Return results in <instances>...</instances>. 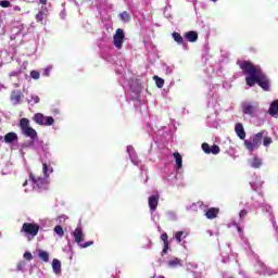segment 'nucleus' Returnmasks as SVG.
<instances>
[{"label": "nucleus", "instance_id": "1", "mask_svg": "<svg viewBox=\"0 0 278 278\" xmlns=\"http://www.w3.org/2000/svg\"><path fill=\"white\" fill-rule=\"evenodd\" d=\"M239 66L243 71L244 75H247L245 81L250 88H253L254 85L258 84V86L266 92L270 90V79H268V76L264 74L262 67L257 65L255 66L249 61L240 62Z\"/></svg>", "mask_w": 278, "mask_h": 278}, {"label": "nucleus", "instance_id": "2", "mask_svg": "<svg viewBox=\"0 0 278 278\" xmlns=\"http://www.w3.org/2000/svg\"><path fill=\"white\" fill-rule=\"evenodd\" d=\"M53 173V167L48 165L47 163L42 164V176H34V174L29 175V179L25 180L23 186H29L25 188V192H31L33 190H38V192H42V190H47L49 188V177Z\"/></svg>", "mask_w": 278, "mask_h": 278}, {"label": "nucleus", "instance_id": "3", "mask_svg": "<svg viewBox=\"0 0 278 278\" xmlns=\"http://www.w3.org/2000/svg\"><path fill=\"white\" fill-rule=\"evenodd\" d=\"M262 142L265 147H269L273 144V138L268 137V131L266 130H263L261 132L252 135L248 139H244L243 144L249 153H253V151H257V149L262 147Z\"/></svg>", "mask_w": 278, "mask_h": 278}, {"label": "nucleus", "instance_id": "4", "mask_svg": "<svg viewBox=\"0 0 278 278\" xmlns=\"http://www.w3.org/2000/svg\"><path fill=\"white\" fill-rule=\"evenodd\" d=\"M119 84L125 90V94L127 99H131L132 101H138L140 99V83L138 80H127L125 76L119 78Z\"/></svg>", "mask_w": 278, "mask_h": 278}, {"label": "nucleus", "instance_id": "5", "mask_svg": "<svg viewBox=\"0 0 278 278\" xmlns=\"http://www.w3.org/2000/svg\"><path fill=\"white\" fill-rule=\"evenodd\" d=\"M20 127L22 129V134L31 140L30 142L26 143V147L29 149H38L35 146L36 141L38 140V132H36V129L29 127V119L22 118L20 121Z\"/></svg>", "mask_w": 278, "mask_h": 278}, {"label": "nucleus", "instance_id": "6", "mask_svg": "<svg viewBox=\"0 0 278 278\" xmlns=\"http://www.w3.org/2000/svg\"><path fill=\"white\" fill-rule=\"evenodd\" d=\"M74 236V242L78 244L79 249H88V247H92L94 244V241H87L85 243L84 240H86V235L84 233V228L81 227V224H78L76 229L73 231Z\"/></svg>", "mask_w": 278, "mask_h": 278}, {"label": "nucleus", "instance_id": "7", "mask_svg": "<svg viewBox=\"0 0 278 278\" xmlns=\"http://www.w3.org/2000/svg\"><path fill=\"white\" fill-rule=\"evenodd\" d=\"M40 231V225L36 223H24L21 228V233L27 238V240H34Z\"/></svg>", "mask_w": 278, "mask_h": 278}, {"label": "nucleus", "instance_id": "8", "mask_svg": "<svg viewBox=\"0 0 278 278\" xmlns=\"http://www.w3.org/2000/svg\"><path fill=\"white\" fill-rule=\"evenodd\" d=\"M241 110L247 116L255 118V116H257V113L260 112V104H257V102L243 101L241 103Z\"/></svg>", "mask_w": 278, "mask_h": 278}, {"label": "nucleus", "instance_id": "9", "mask_svg": "<svg viewBox=\"0 0 278 278\" xmlns=\"http://www.w3.org/2000/svg\"><path fill=\"white\" fill-rule=\"evenodd\" d=\"M157 203H160V197H157V195H151L148 199V205L150 208L151 220L153 223H157L160 220V214L155 213V211L157 210Z\"/></svg>", "mask_w": 278, "mask_h": 278}, {"label": "nucleus", "instance_id": "10", "mask_svg": "<svg viewBox=\"0 0 278 278\" xmlns=\"http://www.w3.org/2000/svg\"><path fill=\"white\" fill-rule=\"evenodd\" d=\"M33 121H35L37 125H41V127H51V125L55 123L53 116H47L42 113L35 114Z\"/></svg>", "mask_w": 278, "mask_h": 278}, {"label": "nucleus", "instance_id": "11", "mask_svg": "<svg viewBox=\"0 0 278 278\" xmlns=\"http://www.w3.org/2000/svg\"><path fill=\"white\" fill-rule=\"evenodd\" d=\"M264 203V195L256 194L251 198L248 202H245L247 210H260L262 204Z\"/></svg>", "mask_w": 278, "mask_h": 278}, {"label": "nucleus", "instance_id": "12", "mask_svg": "<svg viewBox=\"0 0 278 278\" xmlns=\"http://www.w3.org/2000/svg\"><path fill=\"white\" fill-rule=\"evenodd\" d=\"M233 226L237 227V231L239 233V238L247 251L248 254L253 253V251H251V244L249 243V238H247L244 236V232L242 231V228L240 227V223L233 222Z\"/></svg>", "mask_w": 278, "mask_h": 278}, {"label": "nucleus", "instance_id": "13", "mask_svg": "<svg viewBox=\"0 0 278 278\" xmlns=\"http://www.w3.org/2000/svg\"><path fill=\"white\" fill-rule=\"evenodd\" d=\"M123 42H125V30L118 28L113 36V45L116 49H123Z\"/></svg>", "mask_w": 278, "mask_h": 278}, {"label": "nucleus", "instance_id": "14", "mask_svg": "<svg viewBox=\"0 0 278 278\" xmlns=\"http://www.w3.org/2000/svg\"><path fill=\"white\" fill-rule=\"evenodd\" d=\"M218 85H214L208 92V105L211 108H216V103H218Z\"/></svg>", "mask_w": 278, "mask_h": 278}, {"label": "nucleus", "instance_id": "15", "mask_svg": "<svg viewBox=\"0 0 278 278\" xmlns=\"http://www.w3.org/2000/svg\"><path fill=\"white\" fill-rule=\"evenodd\" d=\"M167 268H181L184 266V261L179 257H170L168 261H166Z\"/></svg>", "mask_w": 278, "mask_h": 278}, {"label": "nucleus", "instance_id": "16", "mask_svg": "<svg viewBox=\"0 0 278 278\" xmlns=\"http://www.w3.org/2000/svg\"><path fill=\"white\" fill-rule=\"evenodd\" d=\"M127 153L129 155L130 162L135 166H140V161L138 160V154L136 153V150L134 149V147L128 146L127 147Z\"/></svg>", "mask_w": 278, "mask_h": 278}, {"label": "nucleus", "instance_id": "17", "mask_svg": "<svg viewBox=\"0 0 278 278\" xmlns=\"http://www.w3.org/2000/svg\"><path fill=\"white\" fill-rule=\"evenodd\" d=\"M23 36H27V31H25V27L21 25L20 28L12 29L11 40H16L17 38H21Z\"/></svg>", "mask_w": 278, "mask_h": 278}, {"label": "nucleus", "instance_id": "18", "mask_svg": "<svg viewBox=\"0 0 278 278\" xmlns=\"http://www.w3.org/2000/svg\"><path fill=\"white\" fill-rule=\"evenodd\" d=\"M22 99L23 92H21L20 90H13L11 92V103H13V105H18Z\"/></svg>", "mask_w": 278, "mask_h": 278}, {"label": "nucleus", "instance_id": "19", "mask_svg": "<svg viewBox=\"0 0 278 278\" xmlns=\"http://www.w3.org/2000/svg\"><path fill=\"white\" fill-rule=\"evenodd\" d=\"M220 213V210L217 208V207H211V208H207L205 211V217L208 219V220H214V218H216L218 216V214Z\"/></svg>", "mask_w": 278, "mask_h": 278}, {"label": "nucleus", "instance_id": "20", "mask_svg": "<svg viewBox=\"0 0 278 278\" xmlns=\"http://www.w3.org/2000/svg\"><path fill=\"white\" fill-rule=\"evenodd\" d=\"M235 132L237 134L238 138H240V140H244V138H247V131H244V126L242 123L236 124Z\"/></svg>", "mask_w": 278, "mask_h": 278}, {"label": "nucleus", "instance_id": "21", "mask_svg": "<svg viewBox=\"0 0 278 278\" xmlns=\"http://www.w3.org/2000/svg\"><path fill=\"white\" fill-rule=\"evenodd\" d=\"M172 36L175 42H177L178 45H181L185 51H188V43H186V41L184 40V37H181L179 33H173Z\"/></svg>", "mask_w": 278, "mask_h": 278}, {"label": "nucleus", "instance_id": "22", "mask_svg": "<svg viewBox=\"0 0 278 278\" xmlns=\"http://www.w3.org/2000/svg\"><path fill=\"white\" fill-rule=\"evenodd\" d=\"M161 240L163 242V251L162 255H166L168 253L169 243H168V233L164 232L161 235Z\"/></svg>", "mask_w": 278, "mask_h": 278}, {"label": "nucleus", "instance_id": "23", "mask_svg": "<svg viewBox=\"0 0 278 278\" xmlns=\"http://www.w3.org/2000/svg\"><path fill=\"white\" fill-rule=\"evenodd\" d=\"M184 38L189 42H197V40H199V34L194 30H190L184 35Z\"/></svg>", "mask_w": 278, "mask_h": 278}, {"label": "nucleus", "instance_id": "24", "mask_svg": "<svg viewBox=\"0 0 278 278\" xmlns=\"http://www.w3.org/2000/svg\"><path fill=\"white\" fill-rule=\"evenodd\" d=\"M52 269L54 275H62V262H60L58 258H54L52 261Z\"/></svg>", "mask_w": 278, "mask_h": 278}, {"label": "nucleus", "instance_id": "25", "mask_svg": "<svg viewBox=\"0 0 278 278\" xmlns=\"http://www.w3.org/2000/svg\"><path fill=\"white\" fill-rule=\"evenodd\" d=\"M268 114H270L274 118L278 116V100H275L270 103L268 109Z\"/></svg>", "mask_w": 278, "mask_h": 278}, {"label": "nucleus", "instance_id": "26", "mask_svg": "<svg viewBox=\"0 0 278 278\" xmlns=\"http://www.w3.org/2000/svg\"><path fill=\"white\" fill-rule=\"evenodd\" d=\"M18 140V135L16 132H9L4 136V142L7 144H12V142H16Z\"/></svg>", "mask_w": 278, "mask_h": 278}, {"label": "nucleus", "instance_id": "27", "mask_svg": "<svg viewBox=\"0 0 278 278\" xmlns=\"http://www.w3.org/2000/svg\"><path fill=\"white\" fill-rule=\"evenodd\" d=\"M187 236H190V232L188 230H182V231H177L175 233V240L178 242V243H181V240H186V237Z\"/></svg>", "mask_w": 278, "mask_h": 278}, {"label": "nucleus", "instance_id": "28", "mask_svg": "<svg viewBox=\"0 0 278 278\" xmlns=\"http://www.w3.org/2000/svg\"><path fill=\"white\" fill-rule=\"evenodd\" d=\"M249 165L252 168H260L262 166V159L257 157V156H253L250 161H249Z\"/></svg>", "mask_w": 278, "mask_h": 278}, {"label": "nucleus", "instance_id": "29", "mask_svg": "<svg viewBox=\"0 0 278 278\" xmlns=\"http://www.w3.org/2000/svg\"><path fill=\"white\" fill-rule=\"evenodd\" d=\"M37 255L42 262H49V252L39 249L37 250Z\"/></svg>", "mask_w": 278, "mask_h": 278}, {"label": "nucleus", "instance_id": "30", "mask_svg": "<svg viewBox=\"0 0 278 278\" xmlns=\"http://www.w3.org/2000/svg\"><path fill=\"white\" fill-rule=\"evenodd\" d=\"M28 268H29V264L26 261H20L17 263V270L20 273H27Z\"/></svg>", "mask_w": 278, "mask_h": 278}, {"label": "nucleus", "instance_id": "31", "mask_svg": "<svg viewBox=\"0 0 278 278\" xmlns=\"http://www.w3.org/2000/svg\"><path fill=\"white\" fill-rule=\"evenodd\" d=\"M174 159L176 162V168L179 170V168L184 166V159H181V154H179V152L174 153Z\"/></svg>", "mask_w": 278, "mask_h": 278}, {"label": "nucleus", "instance_id": "32", "mask_svg": "<svg viewBox=\"0 0 278 278\" xmlns=\"http://www.w3.org/2000/svg\"><path fill=\"white\" fill-rule=\"evenodd\" d=\"M203 206V202L192 203L186 206L187 212H197L199 207Z\"/></svg>", "mask_w": 278, "mask_h": 278}, {"label": "nucleus", "instance_id": "33", "mask_svg": "<svg viewBox=\"0 0 278 278\" xmlns=\"http://www.w3.org/2000/svg\"><path fill=\"white\" fill-rule=\"evenodd\" d=\"M260 210H263L266 214H273V206L268 203H266L265 200H263V204L261 205Z\"/></svg>", "mask_w": 278, "mask_h": 278}, {"label": "nucleus", "instance_id": "34", "mask_svg": "<svg viewBox=\"0 0 278 278\" xmlns=\"http://www.w3.org/2000/svg\"><path fill=\"white\" fill-rule=\"evenodd\" d=\"M249 212H251L249 208H243L239 212V223H244V218L249 216Z\"/></svg>", "mask_w": 278, "mask_h": 278}, {"label": "nucleus", "instance_id": "35", "mask_svg": "<svg viewBox=\"0 0 278 278\" xmlns=\"http://www.w3.org/2000/svg\"><path fill=\"white\" fill-rule=\"evenodd\" d=\"M186 268L189 273H194V270H197V268H199V264H197L194 262H189V263H186Z\"/></svg>", "mask_w": 278, "mask_h": 278}, {"label": "nucleus", "instance_id": "36", "mask_svg": "<svg viewBox=\"0 0 278 278\" xmlns=\"http://www.w3.org/2000/svg\"><path fill=\"white\" fill-rule=\"evenodd\" d=\"M166 179L172 184V186H175V184H177V173L167 175Z\"/></svg>", "mask_w": 278, "mask_h": 278}, {"label": "nucleus", "instance_id": "37", "mask_svg": "<svg viewBox=\"0 0 278 278\" xmlns=\"http://www.w3.org/2000/svg\"><path fill=\"white\" fill-rule=\"evenodd\" d=\"M53 231L59 236V238H64V228H62V226H55Z\"/></svg>", "mask_w": 278, "mask_h": 278}, {"label": "nucleus", "instance_id": "38", "mask_svg": "<svg viewBox=\"0 0 278 278\" xmlns=\"http://www.w3.org/2000/svg\"><path fill=\"white\" fill-rule=\"evenodd\" d=\"M9 77H10L11 81L14 79V77L16 79H18V77H21V70H15V71L9 73Z\"/></svg>", "mask_w": 278, "mask_h": 278}, {"label": "nucleus", "instance_id": "39", "mask_svg": "<svg viewBox=\"0 0 278 278\" xmlns=\"http://www.w3.org/2000/svg\"><path fill=\"white\" fill-rule=\"evenodd\" d=\"M119 17L124 23H129L130 21V16H129V13H127V11H124L123 13H121Z\"/></svg>", "mask_w": 278, "mask_h": 278}, {"label": "nucleus", "instance_id": "40", "mask_svg": "<svg viewBox=\"0 0 278 278\" xmlns=\"http://www.w3.org/2000/svg\"><path fill=\"white\" fill-rule=\"evenodd\" d=\"M51 71H53V65H49L46 68H43V73H42L43 77H50Z\"/></svg>", "mask_w": 278, "mask_h": 278}, {"label": "nucleus", "instance_id": "41", "mask_svg": "<svg viewBox=\"0 0 278 278\" xmlns=\"http://www.w3.org/2000/svg\"><path fill=\"white\" fill-rule=\"evenodd\" d=\"M154 81L157 88H164V79L160 78L159 76H154Z\"/></svg>", "mask_w": 278, "mask_h": 278}, {"label": "nucleus", "instance_id": "42", "mask_svg": "<svg viewBox=\"0 0 278 278\" xmlns=\"http://www.w3.org/2000/svg\"><path fill=\"white\" fill-rule=\"evenodd\" d=\"M28 103H40V98L37 94H30V99H28Z\"/></svg>", "mask_w": 278, "mask_h": 278}, {"label": "nucleus", "instance_id": "43", "mask_svg": "<svg viewBox=\"0 0 278 278\" xmlns=\"http://www.w3.org/2000/svg\"><path fill=\"white\" fill-rule=\"evenodd\" d=\"M105 3H108V0H97V8L98 10H103L105 8Z\"/></svg>", "mask_w": 278, "mask_h": 278}, {"label": "nucleus", "instance_id": "44", "mask_svg": "<svg viewBox=\"0 0 278 278\" xmlns=\"http://www.w3.org/2000/svg\"><path fill=\"white\" fill-rule=\"evenodd\" d=\"M210 151L213 155H218L220 153V148L218 146L214 144L211 147Z\"/></svg>", "mask_w": 278, "mask_h": 278}, {"label": "nucleus", "instance_id": "45", "mask_svg": "<svg viewBox=\"0 0 278 278\" xmlns=\"http://www.w3.org/2000/svg\"><path fill=\"white\" fill-rule=\"evenodd\" d=\"M211 148L212 147H210V144L208 143H202V151L204 152V153H206L207 155H210V153H211Z\"/></svg>", "mask_w": 278, "mask_h": 278}, {"label": "nucleus", "instance_id": "46", "mask_svg": "<svg viewBox=\"0 0 278 278\" xmlns=\"http://www.w3.org/2000/svg\"><path fill=\"white\" fill-rule=\"evenodd\" d=\"M167 218L169 220H177V213L173 211L167 212Z\"/></svg>", "mask_w": 278, "mask_h": 278}, {"label": "nucleus", "instance_id": "47", "mask_svg": "<svg viewBox=\"0 0 278 278\" xmlns=\"http://www.w3.org/2000/svg\"><path fill=\"white\" fill-rule=\"evenodd\" d=\"M31 79H40V72L34 70L30 72Z\"/></svg>", "mask_w": 278, "mask_h": 278}, {"label": "nucleus", "instance_id": "48", "mask_svg": "<svg viewBox=\"0 0 278 278\" xmlns=\"http://www.w3.org/2000/svg\"><path fill=\"white\" fill-rule=\"evenodd\" d=\"M43 18H45V12L39 11L38 14L36 15V21L40 22V21H43Z\"/></svg>", "mask_w": 278, "mask_h": 278}, {"label": "nucleus", "instance_id": "49", "mask_svg": "<svg viewBox=\"0 0 278 278\" xmlns=\"http://www.w3.org/2000/svg\"><path fill=\"white\" fill-rule=\"evenodd\" d=\"M24 260H27L28 262H31V260H34V255H31L30 252H25L24 253Z\"/></svg>", "mask_w": 278, "mask_h": 278}, {"label": "nucleus", "instance_id": "50", "mask_svg": "<svg viewBox=\"0 0 278 278\" xmlns=\"http://www.w3.org/2000/svg\"><path fill=\"white\" fill-rule=\"evenodd\" d=\"M140 170H141V175L146 176L144 184H147V181H149V177H147V167L141 166Z\"/></svg>", "mask_w": 278, "mask_h": 278}, {"label": "nucleus", "instance_id": "51", "mask_svg": "<svg viewBox=\"0 0 278 278\" xmlns=\"http://www.w3.org/2000/svg\"><path fill=\"white\" fill-rule=\"evenodd\" d=\"M116 73H118V75H123V73H125V62L121 64V68H116Z\"/></svg>", "mask_w": 278, "mask_h": 278}, {"label": "nucleus", "instance_id": "52", "mask_svg": "<svg viewBox=\"0 0 278 278\" xmlns=\"http://www.w3.org/2000/svg\"><path fill=\"white\" fill-rule=\"evenodd\" d=\"M173 71H175L174 66H166L165 67V74L166 75H172Z\"/></svg>", "mask_w": 278, "mask_h": 278}, {"label": "nucleus", "instance_id": "53", "mask_svg": "<svg viewBox=\"0 0 278 278\" xmlns=\"http://www.w3.org/2000/svg\"><path fill=\"white\" fill-rule=\"evenodd\" d=\"M0 5H1V8H10V1L2 0V1H0Z\"/></svg>", "mask_w": 278, "mask_h": 278}, {"label": "nucleus", "instance_id": "54", "mask_svg": "<svg viewBox=\"0 0 278 278\" xmlns=\"http://www.w3.org/2000/svg\"><path fill=\"white\" fill-rule=\"evenodd\" d=\"M60 18L64 20L66 18V9H63L60 13Z\"/></svg>", "mask_w": 278, "mask_h": 278}, {"label": "nucleus", "instance_id": "55", "mask_svg": "<svg viewBox=\"0 0 278 278\" xmlns=\"http://www.w3.org/2000/svg\"><path fill=\"white\" fill-rule=\"evenodd\" d=\"M13 10H14V12H21V7L15 5V7L13 8Z\"/></svg>", "mask_w": 278, "mask_h": 278}, {"label": "nucleus", "instance_id": "56", "mask_svg": "<svg viewBox=\"0 0 278 278\" xmlns=\"http://www.w3.org/2000/svg\"><path fill=\"white\" fill-rule=\"evenodd\" d=\"M39 3H40L41 5H47V0H39Z\"/></svg>", "mask_w": 278, "mask_h": 278}, {"label": "nucleus", "instance_id": "57", "mask_svg": "<svg viewBox=\"0 0 278 278\" xmlns=\"http://www.w3.org/2000/svg\"><path fill=\"white\" fill-rule=\"evenodd\" d=\"M207 118H208L210 125H212L214 127V123H212V116H208Z\"/></svg>", "mask_w": 278, "mask_h": 278}, {"label": "nucleus", "instance_id": "58", "mask_svg": "<svg viewBox=\"0 0 278 278\" xmlns=\"http://www.w3.org/2000/svg\"><path fill=\"white\" fill-rule=\"evenodd\" d=\"M13 86H14L15 88H21V84H18V83L13 84Z\"/></svg>", "mask_w": 278, "mask_h": 278}, {"label": "nucleus", "instance_id": "59", "mask_svg": "<svg viewBox=\"0 0 278 278\" xmlns=\"http://www.w3.org/2000/svg\"><path fill=\"white\" fill-rule=\"evenodd\" d=\"M75 5H79V2L77 0H72Z\"/></svg>", "mask_w": 278, "mask_h": 278}, {"label": "nucleus", "instance_id": "60", "mask_svg": "<svg viewBox=\"0 0 278 278\" xmlns=\"http://www.w3.org/2000/svg\"><path fill=\"white\" fill-rule=\"evenodd\" d=\"M273 225H274V227H275L276 229H278L276 222H273Z\"/></svg>", "mask_w": 278, "mask_h": 278}, {"label": "nucleus", "instance_id": "61", "mask_svg": "<svg viewBox=\"0 0 278 278\" xmlns=\"http://www.w3.org/2000/svg\"><path fill=\"white\" fill-rule=\"evenodd\" d=\"M24 188H31V184H28V185L25 186Z\"/></svg>", "mask_w": 278, "mask_h": 278}, {"label": "nucleus", "instance_id": "62", "mask_svg": "<svg viewBox=\"0 0 278 278\" xmlns=\"http://www.w3.org/2000/svg\"><path fill=\"white\" fill-rule=\"evenodd\" d=\"M3 25V20L0 17V27Z\"/></svg>", "mask_w": 278, "mask_h": 278}, {"label": "nucleus", "instance_id": "63", "mask_svg": "<svg viewBox=\"0 0 278 278\" xmlns=\"http://www.w3.org/2000/svg\"><path fill=\"white\" fill-rule=\"evenodd\" d=\"M151 244H152V243H151V241H149V245H148V249H151Z\"/></svg>", "mask_w": 278, "mask_h": 278}, {"label": "nucleus", "instance_id": "64", "mask_svg": "<svg viewBox=\"0 0 278 278\" xmlns=\"http://www.w3.org/2000/svg\"><path fill=\"white\" fill-rule=\"evenodd\" d=\"M159 278H164V276H160Z\"/></svg>", "mask_w": 278, "mask_h": 278}]
</instances>
